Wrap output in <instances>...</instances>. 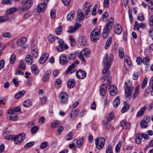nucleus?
Segmentation results:
<instances>
[{
	"label": "nucleus",
	"mask_w": 153,
	"mask_h": 153,
	"mask_svg": "<svg viewBox=\"0 0 153 153\" xmlns=\"http://www.w3.org/2000/svg\"><path fill=\"white\" fill-rule=\"evenodd\" d=\"M113 55L111 54L110 55L109 59L105 65V67L103 68L102 71V73L103 74H105V76H103L101 79L102 82H104L106 80L109 76V75L108 73H107L108 70L109 68L112 61L113 60Z\"/></svg>",
	"instance_id": "nucleus-1"
},
{
	"label": "nucleus",
	"mask_w": 153,
	"mask_h": 153,
	"mask_svg": "<svg viewBox=\"0 0 153 153\" xmlns=\"http://www.w3.org/2000/svg\"><path fill=\"white\" fill-rule=\"evenodd\" d=\"M79 42L81 45L86 46L87 45V38L81 37L79 40Z\"/></svg>",
	"instance_id": "nucleus-27"
},
{
	"label": "nucleus",
	"mask_w": 153,
	"mask_h": 153,
	"mask_svg": "<svg viewBox=\"0 0 153 153\" xmlns=\"http://www.w3.org/2000/svg\"><path fill=\"white\" fill-rule=\"evenodd\" d=\"M102 16L103 20L105 22L107 20L108 18L109 15L108 12H105L103 14Z\"/></svg>",
	"instance_id": "nucleus-60"
},
{
	"label": "nucleus",
	"mask_w": 153,
	"mask_h": 153,
	"mask_svg": "<svg viewBox=\"0 0 153 153\" xmlns=\"http://www.w3.org/2000/svg\"><path fill=\"white\" fill-rule=\"evenodd\" d=\"M75 81L74 79H70L68 82V87L69 88H73L75 85Z\"/></svg>",
	"instance_id": "nucleus-31"
},
{
	"label": "nucleus",
	"mask_w": 153,
	"mask_h": 153,
	"mask_svg": "<svg viewBox=\"0 0 153 153\" xmlns=\"http://www.w3.org/2000/svg\"><path fill=\"white\" fill-rule=\"evenodd\" d=\"M16 60V57L15 54H13L11 56L10 59V64H13L14 63Z\"/></svg>",
	"instance_id": "nucleus-42"
},
{
	"label": "nucleus",
	"mask_w": 153,
	"mask_h": 153,
	"mask_svg": "<svg viewBox=\"0 0 153 153\" xmlns=\"http://www.w3.org/2000/svg\"><path fill=\"white\" fill-rule=\"evenodd\" d=\"M119 54L120 58L122 59L124 58V53L123 49L122 48H120L119 49Z\"/></svg>",
	"instance_id": "nucleus-44"
},
{
	"label": "nucleus",
	"mask_w": 153,
	"mask_h": 153,
	"mask_svg": "<svg viewBox=\"0 0 153 153\" xmlns=\"http://www.w3.org/2000/svg\"><path fill=\"white\" fill-rule=\"evenodd\" d=\"M130 107L129 104L125 105L122 108L121 111L122 113H125L128 110Z\"/></svg>",
	"instance_id": "nucleus-54"
},
{
	"label": "nucleus",
	"mask_w": 153,
	"mask_h": 153,
	"mask_svg": "<svg viewBox=\"0 0 153 153\" xmlns=\"http://www.w3.org/2000/svg\"><path fill=\"white\" fill-rule=\"evenodd\" d=\"M39 129L38 126H34L31 128L30 132L32 134H35L36 133Z\"/></svg>",
	"instance_id": "nucleus-39"
},
{
	"label": "nucleus",
	"mask_w": 153,
	"mask_h": 153,
	"mask_svg": "<svg viewBox=\"0 0 153 153\" xmlns=\"http://www.w3.org/2000/svg\"><path fill=\"white\" fill-rule=\"evenodd\" d=\"M146 27V25L144 23H141L140 24L137 22H136L135 23L134 30H137L139 31L140 29H144Z\"/></svg>",
	"instance_id": "nucleus-12"
},
{
	"label": "nucleus",
	"mask_w": 153,
	"mask_h": 153,
	"mask_svg": "<svg viewBox=\"0 0 153 153\" xmlns=\"http://www.w3.org/2000/svg\"><path fill=\"white\" fill-rule=\"evenodd\" d=\"M112 41L111 37H109L108 38L106 43L105 45V49H108L111 45Z\"/></svg>",
	"instance_id": "nucleus-35"
},
{
	"label": "nucleus",
	"mask_w": 153,
	"mask_h": 153,
	"mask_svg": "<svg viewBox=\"0 0 153 153\" xmlns=\"http://www.w3.org/2000/svg\"><path fill=\"white\" fill-rule=\"evenodd\" d=\"M55 38L54 36L52 35H50L48 37V40L49 42L51 43L55 41Z\"/></svg>",
	"instance_id": "nucleus-57"
},
{
	"label": "nucleus",
	"mask_w": 153,
	"mask_h": 153,
	"mask_svg": "<svg viewBox=\"0 0 153 153\" xmlns=\"http://www.w3.org/2000/svg\"><path fill=\"white\" fill-rule=\"evenodd\" d=\"M34 142L33 141L28 142L25 146V149H28L34 145Z\"/></svg>",
	"instance_id": "nucleus-58"
},
{
	"label": "nucleus",
	"mask_w": 153,
	"mask_h": 153,
	"mask_svg": "<svg viewBox=\"0 0 153 153\" xmlns=\"http://www.w3.org/2000/svg\"><path fill=\"white\" fill-rule=\"evenodd\" d=\"M51 73V71L50 70H48L45 72L42 78V80L45 82H47L49 79Z\"/></svg>",
	"instance_id": "nucleus-21"
},
{
	"label": "nucleus",
	"mask_w": 153,
	"mask_h": 153,
	"mask_svg": "<svg viewBox=\"0 0 153 153\" xmlns=\"http://www.w3.org/2000/svg\"><path fill=\"white\" fill-rule=\"evenodd\" d=\"M76 75L77 78L80 79L85 78L86 76V73L85 71L80 70L77 71Z\"/></svg>",
	"instance_id": "nucleus-13"
},
{
	"label": "nucleus",
	"mask_w": 153,
	"mask_h": 153,
	"mask_svg": "<svg viewBox=\"0 0 153 153\" xmlns=\"http://www.w3.org/2000/svg\"><path fill=\"white\" fill-rule=\"evenodd\" d=\"M33 4L31 0H22L21 2L18 10L22 12L27 11Z\"/></svg>",
	"instance_id": "nucleus-2"
},
{
	"label": "nucleus",
	"mask_w": 153,
	"mask_h": 153,
	"mask_svg": "<svg viewBox=\"0 0 153 153\" xmlns=\"http://www.w3.org/2000/svg\"><path fill=\"white\" fill-rule=\"evenodd\" d=\"M109 0H104L103 7L104 8H107L109 6Z\"/></svg>",
	"instance_id": "nucleus-61"
},
{
	"label": "nucleus",
	"mask_w": 153,
	"mask_h": 153,
	"mask_svg": "<svg viewBox=\"0 0 153 153\" xmlns=\"http://www.w3.org/2000/svg\"><path fill=\"white\" fill-rule=\"evenodd\" d=\"M120 125L123 128L127 129L130 128L131 123L126 120H123L120 122Z\"/></svg>",
	"instance_id": "nucleus-15"
},
{
	"label": "nucleus",
	"mask_w": 153,
	"mask_h": 153,
	"mask_svg": "<svg viewBox=\"0 0 153 153\" xmlns=\"http://www.w3.org/2000/svg\"><path fill=\"white\" fill-rule=\"evenodd\" d=\"M110 94L112 96H115L117 93V90L115 85H113L111 86L109 88Z\"/></svg>",
	"instance_id": "nucleus-18"
},
{
	"label": "nucleus",
	"mask_w": 153,
	"mask_h": 153,
	"mask_svg": "<svg viewBox=\"0 0 153 153\" xmlns=\"http://www.w3.org/2000/svg\"><path fill=\"white\" fill-rule=\"evenodd\" d=\"M32 105V103L31 100L27 99L23 102V105L26 107H29Z\"/></svg>",
	"instance_id": "nucleus-32"
},
{
	"label": "nucleus",
	"mask_w": 153,
	"mask_h": 153,
	"mask_svg": "<svg viewBox=\"0 0 153 153\" xmlns=\"http://www.w3.org/2000/svg\"><path fill=\"white\" fill-rule=\"evenodd\" d=\"M106 153H113L112 148L111 145H108L106 149Z\"/></svg>",
	"instance_id": "nucleus-56"
},
{
	"label": "nucleus",
	"mask_w": 153,
	"mask_h": 153,
	"mask_svg": "<svg viewBox=\"0 0 153 153\" xmlns=\"http://www.w3.org/2000/svg\"><path fill=\"white\" fill-rule=\"evenodd\" d=\"M85 13L81 9H78L77 12V21L79 22L82 21L85 19L88 18V16L85 15Z\"/></svg>",
	"instance_id": "nucleus-8"
},
{
	"label": "nucleus",
	"mask_w": 153,
	"mask_h": 153,
	"mask_svg": "<svg viewBox=\"0 0 153 153\" xmlns=\"http://www.w3.org/2000/svg\"><path fill=\"white\" fill-rule=\"evenodd\" d=\"M142 138L141 136H140L139 135L137 134L136 137V142L137 144H139L142 141Z\"/></svg>",
	"instance_id": "nucleus-59"
},
{
	"label": "nucleus",
	"mask_w": 153,
	"mask_h": 153,
	"mask_svg": "<svg viewBox=\"0 0 153 153\" xmlns=\"http://www.w3.org/2000/svg\"><path fill=\"white\" fill-rule=\"evenodd\" d=\"M49 54L47 53H45L42 55L40 57L39 59V62L41 64L44 63L48 58Z\"/></svg>",
	"instance_id": "nucleus-14"
},
{
	"label": "nucleus",
	"mask_w": 153,
	"mask_h": 153,
	"mask_svg": "<svg viewBox=\"0 0 153 153\" xmlns=\"http://www.w3.org/2000/svg\"><path fill=\"white\" fill-rule=\"evenodd\" d=\"M8 19V17L7 16H0V23L4 22Z\"/></svg>",
	"instance_id": "nucleus-53"
},
{
	"label": "nucleus",
	"mask_w": 153,
	"mask_h": 153,
	"mask_svg": "<svg viewBox=\"0 0 153 153\" xmlns=\"http://www.w3.org/2000/svg\"><path fill=\"white\" fill-rule=\"evenodd\" d=\"M48 143L47 142L45 141L42 143L40 145V148L41 149H43L48 147Z\"/></svg>",
	"instance_id": "nucleus-52"
},
{
	"label": "nucleus",
	"mask_w": 153,
	"mask_h": 153,
	"mask_svg": "<svg viewBox=\"0 0 153 153\" xmlns=\"http://www.w3.org/2000/svg\"><path fill=\"white\" fill-rule=\"evenodd\" d=\"M105 144V140L102 137H97L95 139L96 147L97 149H101L103 147Z\"/></svg>",
	"instance_id": "nucleus-5"
},
{
	"label": "nucleus",
	"mask_w": 153,
	"mask_h": 153,
	"mask_svg": "<svg viewBox=\"0 0 153 153\" xmlns=\"http://www.w3.org/2000/svg\"><path fill=\"white\" fill-rule=\"evenodd\" d=\"M25 61L27 64L30 65L33 62V57L30 54L27 55L25 58Z\"/></svg>",
	"instance_id": "nucleus-26"
},
{
	"label": "nucleus",
	"mask_w": 153,
	"mask_h": 153,
	"mask_svg": "<svg viewBox=\"0 0 153 153\" xmlns=\"http://www.w3.org/2000/svg\"><path fill=\"white\" fill-rule=\"evenodd\" d=\"M122 27L121 25H120L118 24H117V26L114 27V32L117 34H120L122 32Z\"/></svg>",
	"instance_id": "nucleus-24"
},
{
	"label": "nucleus",
	"mask_w": 153,
	"mask_h": 153,
	"mask_svg": "<svg viewBox=\"0 0 153 153\" xmlns=\"http://www.w3.org/2000/svg\"><path fill=\"white\" fill-rule=\"evenodd\" d=\"M90 51L87 48L83 49L79 54L78 57L82 63H85L86 61L84 58V55L86 57H88L90 56Z\"/></svg>",
	"instance_id": "nucleus-3"
},
{
	"label": "nucleus",
	"mask_w": 153,
	"mask_h": 153,
	"mask_svg": "<svg viewBox=\"0 0 153 153\" xmlns=\"http://www.w3.org/2000/svg\"><path fill=\"white\" fill-rule=\"evenodd\" d=\"M25 137V134L24 133H20L19 135L15 136V138L14 139L15 143L16 144H20L23 141Z\"/></svg>",
	"instance_id": "nucleus-6"
},
{
	"label": "nucleus",
	"mask_w": 153,
	"mask_h": 153,
	"mask_svg": "<svg viewBox=\"0 0 153 153\" xmlns=\"http://www.w3.org/2000/svg\"><path fill=\"white\" fill-rule=\"evenodd\" d=\"M148 79L147 78H145L142 82L141 87L143 89L147 85Z\"/></svg>",
	"instance_id": "nucleus-63"
},
{
	"label": "nucleus",
	"mask_w": 153,
	"mask_h": 153,
	"mask_svg": "<svg viewBox=\"0 0 153 153\" xmlns=\"http://www.w3.org/2000/svg\"><path fill=\"white\" fill-rule=\"evenodd\" d=\"M140 125L142 128H145L148 126V123L145 120H142L140 121Z\"/></svg>",
	"instance_id": "nucleus-33"
},
{
	"label": "nucleus",
	"mask_w": 153,
	"mask_h": 153,
	"mask_svg": "<svg viewBox=\"0 0 153 153\" xmlns=\"http://www.w3.org/2000/svg\"><path fill=\"white\" fill-rule=\"evenodd\" d=\"M68 95L66 92L62 91L59 95V99L62 104H65L67 102Z\"/></svg>",
	"instance_id": "nucleus-9"
},
{
	"label": "nucleus",
	"mask_w": 153,
	"mask_h": 153,
	"mask_svg": "<svg viewBox=\"0 0 153 153\" xmlns=\"http://www.w3.org/2000/svg\"><path fill=\"white\" fill-rule=\"evenodd\" d=\"M120 99L119 96H117L114 100L113 105L115 108L117 107L120 104Z\"/></svg>",
	"instance_id": "nucleus-30"
},
{
	"label": "nucleus",
	"mask_w": 153,
	"mask_h": 153,
	"mask_svg": "<svg viewBox=\"0 0 153 153\" xmlns=\"http://www.w3.org/2000/svg\"><path fill=\"white\" fill-rule=\"evenodd\" d=\"M146 109V107L144 106L143 108H140V110L138 112L137 116H140L143 115L144 112L145 111Z\"/></svg>",
	"instance_id": "nucleus-43"
},
{
	"label": "nucleus",
	"mask_w": 153,
	"mask_h": 153,
	"mask_svg": "<svg viewBox=\"0 0 153 153\" xmlns=\"http://www.w3.org/2000/svg\"><path fill=\"white\" fill-rule=\"evenodd\" d=\"M26 93V91L25 90H22L17 93L15 95V98L16 99H18L23 96Z\"/></svg>",
	"instance_id": "nucleus-34"
},
{
	"label": "nucleus",
	"mask_w": 153,
	"mask_h": 153,
	"mask_svg": "<svg viewBox=\"0 0 153 153\" xmlns=\"http://www.w3.org/2000/svg\"><path fill=\"white\" fill-rule=\"evenodd\" d=\"M68 46L66 45H59L56 48V50L58 52H61L64 49H67L68 48Z\"/></svg>",
	"instance_id": "nucleus-22"
},
{
	"label": "nucleus",
	"mask_w": 153,
	"mask_h": 153,
	"mask_svg": "<svg viewBox=\"0 0 153 153\" xmlns=\"http://www.w3.org/2000/svg\"><path fill=\"white\" fill-rule=\"evenodd\" d=\"M107 91V86L105 84L102 85L100 86V94L102 96H104L105 94Z\"/></svg>",
	"instance_id": "nucleus-19"
},
{
	"label": "nucleus",
	"mask_w": 153,
	"mask_h": 153,
	"mask_svg": "<svg viewBox=\"0 0 153 153\" xmlns=\"http://www.w3.org/2000/svg\"><path fill=\"white\" fill-rule=\"evenodd\" d=\"M75 15V12L73 11L70 12L68 14L67 16V19L68 21H71L74 19Z\"/></svg>",
	"instance_id": "nucleus-29"
},
{
	"label": "nucleus",
	"mask_w": 153,
	"mask_h": 153,
	"mask_svg": "<svg viewBox=\"0 0 153 153\" xmlns=\"http://www.w3.org/2000/svg\"><path fill=\"white\" fill-rule=\"evenodd\" d=\"M19 67L22 70H24L26 68V64L25 62L22 61L21 60L19 62Z\"/></svg>",
	"instance_id": "nucleus-49"
},
{
	"label": "nucleus",
	"mask_w": 153,
	"mask_h": 153,
	"mask_svg": "<svg viewBox=\"0 0 153 153\" xmlns=\"http://www.w3.org/2000/svg\"><path fill=\"white\" fill-rule=\"evenodd\" d=\"M111 30H107L106 28H105L103 30L102 33V36L104 38H106L107 37L109 34V32Z\"/></svg>",
	"instance_id": "nucleus-36"
},
{
	"label": "nucleus",
	"mask_w": 153,
	"mask_h": 153,
	"mask_svg": "<svg viewBox=\"0 0 153 153\" xmlns=\"http://www.w3.org/2000/svg\"><path fill=\"white\" fill-rule=\"evenodd\" d=\"M60 63L62 65H65L68 62V59L66 56L62 54L59 57Z\"/></svg>",
	"instance_id": "nucleus-20"
},
{
	"label": "nucleus",
	"mask_w": 153,
	"mask_h": 153,
	"mask_svg": "<svg viewBox=\"0 0 153 153\" xmlns=\"http://www.w3.org/2000/svg\"><path fill=\"white\" fill-rule=\"evenodd\" d=\"M114 117L113 113H111L109 114L107 116V119L108 121H110L112 120Z\"/></svg>",
	"instance_id": "nucleus-51"
},
{
	"label": "nucleus",
	"mask_w": 153,
	"mask_h": 153,
	"mask_svg": "<svg viewBox=\"0 0 153 153\" xmlns=\"http://www.w3.org/2000/svg\"><path fill=\"white\" fill-rule=\"evenodd\" d=\"M47 98L46 97H43L40 98L41 101L40 104L41 105H42L45 104L47 102Z\"/></svg>",
	"instance_id": "nucleus-62"
},
{
	"label": "nucleus",
	"mask_w": 153,
	"mask_h": 153,
	"mask_svg": "<svg viewBox=\"0 0 153 153\" xmlns=\"http://www.w3.org/2000/svg\"><path fill=\"white\" fill-rule=\"evenodd\" d=\"M21 111V108L19 106H17L16 107L11 108L8 110L7 113L8 114H12L15 112H19Z\"/></svg>",
	"instance_id": "nucleus-17"
},
{
	"label": "nucleus",
	"mask_w": 153,
	"mask_h": 153,
	"mask_svg": "<svg viewBox=\"0 0 153 153\" xmlns=\"http://www.w3.org/2000/svg\"><path fill=\"white\" fill-rule=\"evenodd\" d=\"M37 67L36 65H33L31 66V71L34 74H38L39 71L37 69Z\"/></svg>",
	"instance_id": "nucleus-45"
},
{
	"label": "nucleus",
	"mask_w": 153,
	"mask_h": 153,
	"mask_svg": "<svg viewBox=\"0 0 153 153\" xmlns=\"http://www.w3.org/2000/svg\"><path fill=\"white\" fill-rule=\"evenodd\" d=\"M69 40L70 41V44L71 46H74L75 45V41L72 36H70Z\"/></svg>",
	"instance_id": "nucleus-50"
},
{
	"label": "nucleus",
	"mask_w": 153,
	"mask_h": 153,
	"mask_svg": "<svg viewBox=\"0 0 153 153\" xmlns=\"http://www.w3.org/2000/svg\"><path fill=\"white\" fill-rule=\"evenodd\" d=\"M27 40V38L25 37H23L22 38L17 41V45L20 46L23 45L26 42Z\"/></svg>",
	"instance_id": "nucleus-23"
},
{
	"label": "nucleus",
	"mask_w": 153,
	"mask_h": 153,
	"mask_svg": "<svg viewBox=\"0 0 153 153\" xmlns=\"http://www.w3.org/2000/svg\"><path fill=\"white\" fill-rule=\"evenodd\" d=\"M62 85V81L60 79H57L54 83V86L57 88H59Z\"/></svg>",
	"instance_id": "nucleus-38"
},
{
	"label": "nucleus",
	"mask_w": 153,
	"mask_h": 153,
	"mask_svg": "<svg viewBox=\"0 0 153 153\" xmlns=\"http://www.w3.org/2000/svg\"><path fill=\"white\" fill-rule=\"evenodd\" d=\"M84 139L83 137L80 138L77 140L76 143V146L78 148H80L81 147L82 145Z\"/></svg>",
	"instance_id": "nucleus-47"
},
{
	"label": "nucleus",
	"mask_w": 153,
	"mask_h": 153,
	"mask_svg": "<svg viewBox=\"0 0 153 153\" xmlns=\"http://www.w3.org/2000/svg\"><path fill=\"white\" fill-rule=\"evenodd\" d=\"M75 67V64L73 63L71 65H70L67 68L66 71L67 74L70 73L72 74L74 72V68Z\"/></svg>",
	"instance_id": "nucleus-28"
},
{
	"label": "nucleus",
	"mask_w": 153,
	"mask_h": 153,
	"mask_svg": "<svg viewBox=\"0 0 153 153\" xmlns=\"http://www.w3.org/2000/svg\"><path fill=\"white\" fill-rule=\"evenodd\" d=\"M79 109H76L75 110L73 111L72 112L69 114V116L70 118H72L74 117L75 118L77 117L79 113Z\"/></svg>",
	"instance_id": "nucleus-25"
},
{
	"label": "nucleus",
	"mask_w": 153,
	"mask_h": 153,
	"mask_svg": "<svg viewBox=\"0 0 153 153\" xmlns=\"http://www.w3.org/2000/svg\"><path fill=\"white\" fill-rule=\"evenodd\" d=\"M134 88L129 86H126L125 88V97L127 98L130 99L131 97L132 94V91L133 90Z\"/></svg>",
	"instance_id": "nucleus-11"
},
{
	"label": "nucleus",
	"mask_w": 153,
	"mask_h": 153,
	"mask_svg": "<svg viewBox=\"0 0 153 153\" xmlns=\"http://www.w3.org/2000/svg\"><path fill=\"white\" fill-rule=\"evenodd\" d=\"M149 85L152 88V91L151 92V94L153 96V76L151 78L149 82Z\"/></svg>",
	"instance_id": "nucleus-64"
},
{
	"label": "nucleus",
	"mask_w": 153,
	"mask_h": 153,
	"mask_svg": "<svg viewBox=\"0 0 153 153\" xmlns=\"http://www.w3.org/2000/svg\"><path fill=\"white\" fill-rule=\"evenodd\" d=\"M60 125V122L58 121H55L52 123L51 127L52 128H55Z\"/></svg>",
	"instance_id": "nucleus-41"
},
{
	"label": "nucleus",
	"mask_w": 153,
	"mask_h": 153,
	"mask_svg": "<svg viewBox=\"0 0 153 153\" xmlns=\"http://www.w3.org/2000/svg\"><path fill=\"white\" fill-rule=\"evenodd\" d=\"M150 59L149 57L146 56L144 57L142 60V62L146 65H148Z\"/></svg>",
	"instance_id": "nucleus-46"
},
{
	"label": "nucleus",
	"mask_w": 153,
	"mask_h": 153,
	"mask_svg": "<svg viewBox=\"0 0 153 153\" xmlns=\"http://www.w3.org/2000/svg\"><path fill=\"white\" fill-rule=\"evenodd\" d=\"M91 6V4L88 2H86L82 6V11L85 13V15L88 16L90 12V7Z\"/></svg>",
	"instance_id": "nucleus-7"
},
{
	"label": "nucleus",
	"mask_w": 153,
	"mask_h": 153,
	"mask_svg": "<svg viewBox=\"0 0 153 153\" xmlns=\"http://www.w3.org/2000/svg\"><path fill=\"white\" fill-rule=\"evenodd\" d=\"M114 19L112 17L110 18L108 20L105 28H106L107 30H111L114 24Z\"/></svg>",
	"instance_id": "nucleus-16"
},
{
	"label": "nucleus",
	"mask_w": 153,
	"mask_h": 153,
	"mask_svg": "<svg viewBox=\"0 0 153 153\" xmlns=\"http://www.w3.org/2000/svg\"><path fill=\"white\" fill-rule=\"evenodd\" d=\"M62 31V27L61 25L59 26L55 29V32L57 35L61 34Z\"/></svg>",
	"instance_id": "nucleus-40"
},
{
	"label": "nucleus",
	"mask_w": 153,
	"mask_h": 153,
	"mask_svg": "<svg viewBox=\"0 0 153 153\" xmlns=\"http://www.w3.org/2000/svg\"><path fill=\"white\" fill-rule=\"evenodd\" d=\"M69 28V30H67V32L69 33H72L75 32L76 30V29L74 26H70Z\"/></svg>",
	"instance_id": "nucleus-55"
},
{
	"label": "nucleus",
	"mask_w": 153,
	"mask_h": 153,
	"mask_svg": "<svg viewBox=\"0 0 153 153\" xmlns=\"http://www.w3.org/2000/svg\"><path fill=\"white\" fill-rule=\"evenodd\" d=\"M101 29L98 30L97 29H94L91 32L90 35L91 40L94 42H96L99 39V35L101 34Z\"/></svg>",
	"instance_id": "nucleus-4"
},
{
	"label": "nucleus",
	"mask_w": 153,
	"mask_h": 153,
	"mask_svg": "<svg viewBox=\"0 0 153 153\" xmlns=\"http://www.w3.org/2000/svg\"><path fill=\"white\" fill-rule=\"evenodd\" d=\"M121 141H119L116 145L115 147V152H116L117 153L120 151L121 147Z\"/></svg>",
	"instance_id": "nucleus-48"
},
{
	"label": "nucleus",
	"mask_w": 153,
	"mask_h": 153,
	"mask_svg": "<svg viewBox=\"0 0 153 153\" xmlns=\"http://www.w3.org/2000/svg\"><path fill=\"white\" fill-rule=\"evenodd\" d=\"M47 8V4L45 2H42L39 4L37 7V12L42 13L45 11Z\"/></svg>",
	"instance_id": "nucleus-10"
},
{
	"label": "nucleus",
	"mask_w": 153,
	"mask_h": 153,
	"mask_svg": "<svg viewBox=\"0 0 153 153\" xmlns=\"http://www.w3.org/2000/svg\"><path fill=\"white\" fill-rule=\"evenodd\" d=\"M16 10V7H12L7 11L5 12V14L6 15H8L10 14L13 13Z\"/></svg>",
	"instance_id": "nucleus-37"
}]
</instances>
